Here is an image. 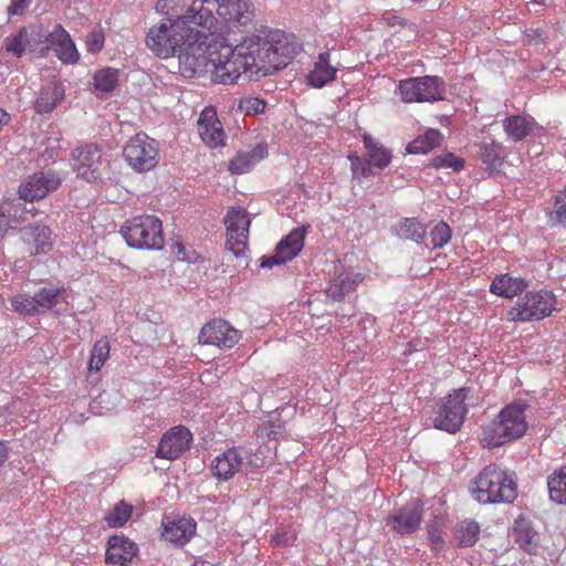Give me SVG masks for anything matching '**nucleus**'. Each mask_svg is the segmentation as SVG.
Listing matches in <instances>:
<instances>
[{"label": "nucleus", "instance_id": "nucleus-1", "mask_svg": "<svg viewBox=\"0 0 566 566\" xmlns=\"http://www.w3.org/2000/svg\"><path fill=\"white\" fill-rule=\"evenodd\" d=\"M189 14L164 18L153 25L146 35L147 48L158 57L177 56L186 76H193L206 65L205 52L211 42L223 38L226 25L213 13L197 9Z\"/></svg>", "mask_w": 566, "mask_h": 566}, {"label": "nucleus", "instance_id": "nucleus-2", "mask_svg": "<svg viewBox=\"0 0 566 566\" xmlns=\"http://www.w3.org/2000/svg\"><path fill=\"white\" fill-rule=\"evenodd\" d=\"M226 25V32L228 30V23L230 21L220 20ZM226 34L219 39L220 51L211 56L210 62L213 65L212 78L217 83L221 84H233L240 77L241 74H248L250 78H260L256 72L258 64L252 52V44L248 38L231 46L230 44H223ZM217 44V42H214Z\"/></svg>", "mask_w": 566, "mask_h": 566}, {"label": "nucleus", "instance_id": "nucleus-3", "mask_svg": "<svg viewBox=\"0 0 566 566\" xmlns=\"http://www.w3.org/2000/svg\"><path fill=\"white\" fill-rule=\"evenodd\" d=\"M253 48L259 76L265 77L285 67L297 53L298 44L293 35L282 30H271L263 38L248 35Z\"/></svg>", "mask_w": 566, "mask_h": 566}, {"label": "nucleus", "instance_id": "nucleus-4", "mask_svg": "<svg viewBox=\"0 0 566 566\" xmlns=\"http://www.w3.org/2000/svg\"><path fill=\"white\" fill-rule=\"evenodd\" d=\"M470 492L481 504L511 503L517 495L514 473L490 463L471 482Z\"/></svg>", "mask_w": 566, "mask_h": 566}, {"label": "nucleus", "instance_id": "nucleus-5", "mask_svg": "<svg viewBox=\"0 0 566 566\" xmlns=\"http://www.w3.org/2000/svg\"><path fill=\"white\" fill-rule=\"evenodd\" d=\"M201 4L205 11H212L213 7L218 17L224 21H235L240 25H245L251 21L252 10L248 0H158L157 11L171 15L189 14L195 4ZM200 6L197 7L199 9Z\"/></svg>", "mask_w": 566, "mask_h": 566}, {"label": "nucleus", "instance_id": "nucleus-6", "mask_svg": "<svg viewBox=\"0 0 566 566\" xmlns=\"http://www.w3.org/2000/svg\"><path fill=\"white\" fill-rule=\"evenodd\" d=\"M527 407L522 400L506 405L499 412L496 421L483 429L482 443L489 448H496L522 438L528 429L525 415Z\"/></svg>", "mask_w": 566, "mask_h": 566}, {"label": "nucleus", "instance_id": "nucleus-7", "mask_svg": "<svg viewBox=\"0 0 566 566\" xmlns=\"http://www.w3.org/2000/svg\"><path fill=\"white\" fill-rule=\"evenodd\" d=\"M127 244L135 249L161 250L165 245L161 220L153 214L135 216L120 229Z\"/></svg>", "mask_w": 566, "mask_h": 566}, {"label": "nucleus", "instance_id": "nucleus-8", "mask_svg": "<svg viewBox=\"0 0 566 566\" xmlns=\"http://www.w3.org/2000/svg\"><path fill=\"white\" fill-rule=\"evenodd\" d=\"M556 303V296L549 291H531L518 297L507 311L506 318L510 322L539 321L552 315Z\"/></svg>", "mask_w": 566, "mask_h": 566}, {"label": "nucleus", "instance_id": "nucleus-9", "mask_svg": "<svg viewBox=\"0 0 566 566\" xmlns=\"http://www.w3.org/2000/svg\"><path fill=\"white\" fill-rule=\"evenodd\" d=\"M123 157L133 170L150 171L159 161L158 142L145 133H138L124 146Z\"/></svg>", "mask_w": 566, "mask_h": 566}, {"label": "nucleus", "instance_id": "nucleus-10", "mask_svg": "<svg viewBox=\"0 0 566 566\" xmlns=\"http://www.w3.org/2000/svg\"><path fill=\"white\" fill-rule=\"evenodd\" d=\"M398 87L405 103L436 102L443 98L444 81L430 75L409 77L401 80Z\"/></svg>", "mask_w": 566, "mask_h": 566}, {"label": "nucleus", "instance_id": "nucleus-11", "mask_svg": "<svg viewBox=\"0 0 566 566\" xmlns=\"http://www.w3.org/2000/svg\"><path fill=\"white\" fill-rule=\"evenodd\" d=\"M226 226V249L237 258L243 256L249 245L251 219L242 207H230L223 219Z\"/></svg>", "mask_w": 566, "mask_h": 566}, {"label": "nucleus", "instance_id": "nucleus-12", "mask_svg": "<svg viewBox=\"0 0 566 566\" xmlns=\"http://www.w3.org/2000/svg\"><path fill=\"white\" fill-rule=\"evenodd\" d=\"M469 389L460 388L444 397L433 420L434 427L450 433L457 432L468 412L465 399Z\"/></svg>", "mask_w": 566, "mask_h": 566}, {"label": "nucleus", "instance_id": "nucleus-13", "mask_svg": "<svg viewBox=\"0 0 566 566\" xmlns=\"http://www.w3.org/2000/svg\"><path fill=\"white\" fill-rule=\"evenodd\" d=\"M72 161L73 169L87 182H97L102 179V154L95 144L76 147L72 151Z\"/></svg>", "mask_w": 566, "mask_h": 566}, {"label": "nucleus", "instance_id": "nucleus-14", "mask_svg": "<svg viewBox=\"0 0 566 566\" xmlns=\"http://www.w3.org/2000/svg\"><path fill=\"white\" fill-rule=\"evenodd\" d=\"M39 52L42 56L48 55L49 51L54 54L65 64H74L78 61V53L72 41L69 32L60 24L48 33L41 42Z\"/></svg>", "mask_w": 566, "mask_h": 566}, {"label": "nucleus", "instance_id": "nucleus-15", "mask_svg": "<svg viewBox=\"0 0 566 566\" xmlns=\"http://www.w3.org/2000/svg\"><path fill=\"white\" fill-rule=\"evenodd\" d=\"M423 520V504L416 499L397 509L387 517V526L405 536L415 533Z\"/></svg>", "mask_w": 566, "mask_h": 566}, {"label": "nucleus", "instance_id": "nucleus-16", "mask_svg": "<svg viewBox=\"0 0 566 566\" xmlns=\"http://www.w3.org/2000/svg\"><path fill=\"white\" fill-rule=\"evenodd\" d=\"M241 338V333L224 319H212L200 331L199 342L219 348L230 349Z\"/></svg>", "mask_w": 566, "mask_h": 566}, {"label": "nucleus", "instance_id": "nucleus-17", "mask_svg": "<svg viewBox=\"0 0 566 566\" xmlns=\"http://www.w3.org/2000/svg\"><path fill=\"white\" fill-rule=\"evenodd\" d=\"M192 434L185 426L170 428L161 438L157 457L164 460H177L181 458L190 448Z\"/></svg>", "mask_w": 566, "mask_h": 566}, {"label": "nucleus", "instance_id": "nucleus-18", "mask_svg": "<svg viewBox=\"0 0 566 566\" xmlns=\"http://www.w3.org/2000/svg\"><path fill=\"white\" fill-rule=\"evenodd\" d=\"M19 233L24 244V251L30 255L46 254L53 248V231L45 224H30L21 228Z\"/></svg>", "mask_w": 566, "mask_h": 566}, {"label": "nucleus", "instance_id": "nucleus-19", "mask_svg": "<svg viewBox=\"0 0 566 566\" xmlns=\"http://www.w3.org/2000/svg\"><path fill=\"white\" fill-rule=\"evenodd\" d=\"M197 125L200 138L208 147L218 148L226 145L227 135L214 107L207 106L203 108Z\"/></svg>", "mask_w": 566, "mask_h": 566}, {"label": "nucleus", "instance_id": "nucleus-20", "mask_svg": "<svg viewBox=\"0 0 566 566\" xmlns=\"http://www.w3.org/2000/svg\"><path fill=\"white\" fill-rule=\"evenodd\" d=\"M61 181L52 172L40 171L30 176L19 188L20 197L25 201L44 198L59 188Z\"/></svg>", "mask_w": 566, "mask_h": 566}, {"label": "nucleus", "instance_id": "nucleus-21", "mask_svg": "<svg viewBox=\"0 0 566 566\" xmlns=\"http://www.w3.org/2000/svg\"><path fill=\"white\" fill-rule=\"evenodd\" d=\"M161 536L165 541L177 546H184L196 532V523L190 518H177L163 521Z\"/></svg>", "mask_w": 566, "mask_h": 566}, {"label": "nucleus", "instance_id": "nucleus-22", "mask_svg": "<svg viewBox=\"0 0 566 566\" xmlns=\"http://www.w3.org/2000/svg\"><path fill=\"white\" fill-rule=\"evenodd\" d=\"M137 545L123 535H114L108 539L106 562L115 565H126L137 554Z\"/></svg>", "mask_w": 566, "mask_h": 566}, {"label": "nucleus", "instance_id": "nucleus-23", "mask_svg": "<svg viewBox=\"0 0 566 566\" xmlns=\"http://www.w3.org/2000/svg\"><path fill=\"white\" fill-rule=\"evenodd\" d=\"M503 129L507 138L518 143L533 134L537 127V122L531 115H511L502 120Z\"/></svg>", "mask_w": 566, "mask_h": 566}, {"label": "nucleus", "instance_id": "nucleus-24", "mask_svg": "<svg viewBox=\"0 0 566 566\" xmlns=\"http://www.w3.org/2000/svg\"><path fill=\"white\" fill-rule=\"evenodd\" d=\"M64 98V87L55 80L48 82L40 90L34 102V109L39 114L51 113Z\"/></svg>", "mask_w": 566, "mask_h": 566}, {"label": "nucleus", "instance_id": "nucleus-25", "mask_svg": "<svg viewBox=\"0 0 566 566\" xmlns=\"http://www.w3.org/2000/svg\"><path fill=\"white\" fill-rule=\"evenodd\" d=\"M268 156V147L258 145L249 151L238 153L229 163V170L234 175L248 172L258 163Z\"/></svg>", "mask_w": 566, "mask_h": 566}, {"label": "nucleus", "instance_id": "nucleus-26", "mask_svg": "<svg viewBox=\"0 0 566 566\" xmlns=\"http://www.w3.org/2000/svg\"><path fill=\"white\" fill-rule=\"evenodd\" d=\"M306 228H295L276 245L275 251L281 261L293 260L303 249Z\"/></svg>", "mask_w": 566, "mask_h": 566}, {"label": "nucleus", "instance_id": "nucleus-27", "mask_svg": "<svg viewBox=\"0 0 566 566\" xmlns=\"http://www.w3.org/2000/svg\"><path fill=\"white\" fill-rule=\"evenodd\" d=\"M336 67L329 63V53H319L317 61L314 63L313 70L308 73L306 81L307 84L321 88L327 83L334 81L336 76Z\"/></svg>", "mask_w": 566, "mask_h": 566}, {"label": "nucleus", "instance_id": "nucleus-28", "mask_svg": "<svg viewBox=\"0 0 566 566\" xmlns=\"http://www.w3.org/2000/svg\"><path fill=\"white\" fill-rule=\"evenodd\" d=\"M526 287L527 283L523 279L501 274L492 281L490 292L497 296L512 298L521 294Z\"/></svg>", "mask_w": 566, "mask_h": 566}, {"label": "nucleus", "instance_id": "nucleus-29", "mask_svg": "<svg viewBox=\"0 0 566 566\" xmlns=\"http://www.w3.org/2000/svg\"><path fill=\"white\" fill-rule=\"evenodd\" d=\"M442 143V134L438 129L430 128L419 135L407 145V151L413 155H423L439 147Z\"/></svg>", "mask_w": 566, "mask_h": 566}, {"label": "nucleus", "instance_id": "nucleus-30", "mask_svg": "<svg viewBox=\"0 0 566 566\" xmlns=\"http://www.w3.org/2000/svg\"><path fill=\"white\" fill-rule=\"evenodd\" d=\"M547 488L554 503L566 505V465L548 475Z\"/></svg>", "mask_w": 566, "mask_h": 566}, {"label": "nucleus", "instance_id": "nucleus-31", "mask_svg": "<svg viewBox=\"0 0 566 566\" xmlns=\"http://www.w3.org/2000/svg\"><path fill=\"white\" fill-rule=\"evenodd\" d=\"M364 145L367 150L368 159L373 166L384 169L390 164V151L376 139H374L370 135H364Z\"/></svg>", "mask_w": 566, "mask_h": 566}, {"label": "nucleus", "instance_id": "nucleus-32", "mask_svg": "<svg viewBox=\"0 0 566 566\" xmlns=\"http://www.w3.org/2000/svg\"><path fill=\"white\" fill-rule=\"evenodd\" d=\"M427 228L417 218H405L400 221L397 234L401 239L412 240L418 243L426 238Z\"/></svg>", "mask_w": 566, "mask_h": 566}, {"label": "nucleus", "instance_id": "nucleus-33", "mask_svg": "<svg viewBox=\"0 0 566 566\" xmlns=\"http://www.w3.org/2000/svg\"><path fill=\"white\" fill-rule=\"evenodd\" d=\"M549 227H566V186L553 197V206L547 211Z\"/></svg>", "mask_w": 566, "mask_h": 566}, {"label": "nucleus", "instance_id": "nucleus-34", "mask_svg": "<svg viewBox=\"0 0 566 566\" xmlns=\"http://www.w3.org/2000/svg\"><path fill=\"white\" fill-rule=\"evenodd\" d=\"M504 147L501 143L492 140L481 146V159L486 168L496 170L504 161Z\"/></svg>", "mask_w": 566, "mask_h": 566}, {"label": "nucleus", "instance_id": "nucleus-35", "mask_svg": "<svg viewBox=\"0 0 566 566\" xmlns=\"http://www.w3.org/2000/svg\"><path fill=\"white\" fill-rule=\"evenodd\" d=\"M479 535V524L475 521H464L457 526L454 539L459 547H472L478 542Z\"/></svg>", "mask_w": 566, "mask_h": 566}, {"label": "nucleus", "instance_id": "nucleus-36", "mask_svg": "<svg viewBox=\"0 0 566 566\" xmlns=\"http://www.w3.org/2000/svg\"><path fill=\"white\" fill-rule=\"evenodd\" d=\"M111 345L106 337L97 339L91 350L87 368L90 371H99L109 358Z\"/></svg>", "mask_w": 566, "mask_h": 566}, {"label": "nucleus", "instance_id": "nucleus-37", "mask_svg": "<svg viewBox=\"0 0 566 566\" xmlns=\"http://www.w3.org/2000/svg\"><path fill=\"white\" fill-rule=\"evenodd\" d=\"M94 86L103 93L113 92L118 84V71L111 67L98 70L94 74Z\"/></svg>", "mask_w": 566, "mask_h": 566}, {"label": "nucleus", "instance_id": "nucleus-38", "mask_svg": "<svg viewBox=\"0 0 566 566\" xmlns=\"http://www.w3.org/2000/svg\"><path fill=\"white\" fill-rule=\"evenodd\" d=\"M133 514V505L125 501H119L104 517L109 527H122Z\"/></svg>", "mask_w": 566, "mask_h": 566}, {"label": "nucleus", "instance_id": "nucleus-39", "mask_svg": "<svg viewBox=\"0 0 566 566\" xmlns=\"http://www.w3.org/2000/svg\"><path fill=\"white\" fill-rule=\"evenodd\" d=\"M361 281L363 275L360 273H355L353 275L347 274L335 283L331 284L328 287V293L334 298H342L346 294L350 293Z\"/></svg>", "mask_w": 566, "mask_h": 566}, {"label": "nucleus", "instance_id": "nucleus-40", "mask_svg": "<svg viewBox=\"0 0 566 566\" xmlns=\"http://www.w3.org/2000/svg\"><path fill=\"white\" fill-rule=\"evenodd\" d=\"M514 534L516 537V543L520 545L521 548L528 553L535 549V533L530 526L528 522H526L525 520H517L514 525Z\"/></svg>", "mask_w": 566, "mask_h": 566}, {"label": "nucleus", "instance_id": "nucleus-41", "mask_svg": "<svg viewBox=\"0 0 566 566\" xmlns=\"http://www.w3.org/2000/svg\"><path fill=\"white\" fill-rule=\"evenodd\" d=\"M64 292L62 286H44L34 294L38 307L50 310L59 304L61 294Z\"/></svg>", "mask_w": 566, "mask_h": 566}, {"label": "nucleus", "instance_id": "nucleus-42", "mask_svg": "<svg viewBox=\"0 0 566 566\" xmlns=\"http://www.w3.org/2000/svg\"><path fill=\"white\" fill-rule=\"evenodd\" d=\"M29 44L28 29L21 28L15 35L6 39V51L12 53L17 57H21Z\"/></svg>", "mask_w": 566, "mask_h": 566}, {"label": "nucleus", "instance_id": "nucleus-43", "mask_svg": "<svg viewBox=\"0 0 566 566\" xmlns=\"http://www.w3.org/2000/svg\"><path fill=\"white\" fill-rule=\"evenodd\" d=\"M465 160L455 156L453 153H446L439 156H436L431 159L430 166L440 169V168H451L454 171H460L464 168Z\"/></svg>", "mask_w": 566, "mask_h": 566}, {"label": "nucleus", "instance_id": "nucleus-44", "mask_svg": "<svg viewBox=\"0 0 566 566\" xmlns=\"http://www.w3.org/2000/svg\"><path fill=\"white\" fill-rule=\"evenodd\" d=\"M11 305L14 311L22 315H34L38 313L35 296L31 297L27 294H18L11 298Z\"/></svg>", "mask_w": 566, "mask_h": 566}, {"label": "nucleus", "instance_id": "nucleus-45", "mask_svg": "<svg viewBox=\"0 0 566 566\" xmlns=\"http://www.w3.org/2000/svg\"><path fill=\"white\" fill-rule=\"evenodd\" d=\"M452 237V230L448 223L441 221L430 231L431 243L434 249L443 248L449 243Z\"/></svg>", "mask_w": 566, "mask_h": 566}, {"label": "nucleus", "instance_id": "nucleus-46", "mask_svg": "<svg viewBox=\"0 0 566 566\" xmlns=\"http://www.w3.org/2000/svg\"><path fill=\"white\" fill-rule=\"evenodd\" d=\"M348 160L350 161V168L354 178H366L373 175L370 160H365L357 154H349Z\"/></svg>", "mask_w": 566, "mask_h": 566}, {"label": "nucleus", "instance_id": "nucleus-47", "mask_svg": "<svg viewBox=\"0 0 566 566\" xmlns=\"http://www.w3.org/2000/svg\"><path fill=\"white\" fill-rule=\"evenodd\" d=\"M242 462H212L211 472L219 480H229L235 472L240 471Z\"/></svg>", "mask_w": 566, "mask_h": 566}, {"label": "nucleus", "instance_id": "nucleus-48", "mask_svg": "<svg viewBox=\"0 0 566 566\" xmlns=\"http://www.w3.org/2000/svg\"><path fill=\"white\" fill-rule=\"evenodd\" d=\"M105 35L101 29L91 31L85 41L87 51L91 53H98L103 49Z\"/></svg>", "mask_w": 566, "mask_h": 566}, {"label": "nucleus", "instance_id": "nucleus-49", "mask_svg": "<svg viewBox=\"0 0 566 566\" xmlns=\"http://www.w3.org/2000/svg\"><path fill=\"white\" fill-rule=\"evenodd\" d=\"M295 538L296 533L293 528L283 527L272 535V543L276 546H286L292 544L295 541Z\"/></svg>", "mask_w": 566, "mask_h": 566}, {"label": "nucleus", "instance_id": "nucleus-50", "mask_svg": "<svg viewBox=\"0 0 566 566\" xmlns=\"http://www.w3.org/2000/svg\"><path fill=\"white\" fill-rule=\"evenodd\" d=\"M547 39V34L542 29H527L523 33V43L526 45H539Z\"/></svg>", "mask_w": 566, "mask_h": 566}, {"label": "nucleus", "instance_id": "nucleus-51", "mask_svg": "<svg viewBox=\"0 0 566 566\" xmlns=\"http://www.w3.org/2000/svg\"><path fill=\"white\" fill-rule=\"evenodd\" d=\"M240 108L247 114H261L265 109V102L258 97H248L240 102Z\"/></svg>", "mask_w": 566, "mask_h": 566}, {"label": "nucleus", "instance_id": "nucleus-52", "mask_svg": "<svg viewBox=\"0 0 566 566\" xmlns=\"http://www.w3.org/2000/svg\"><path fill=\"white\" fill-rule=\"evenodd\" d=\"M428 537L431 544V548L434 552H441L444 547V541L441 536V532L438 527L431 525L428 530Z\"/></svg>", "mask_w": 566, "mask_h": 566}, {"label": "nucleus", "instance_id": "nucleus-53", "mask_svg": "<svg viewBox=\"0 0 566 566\" xmlns=\"http://www.w3.org/2000/svg\"><path fill=\"white\" fill-rule=\"evenodd\" d=\"M33 0H11L7 11L9 15H22Z\"/></svg>", "mask_w": 566, "mask_h": 566}, {"label": "nucleus", "instance_id": "nucleus-54", "mask_svg": "<svg viewBox=\"0 0 566 566\" xmlns=\"http://www.w3.org/2000/svg\"><path fill=\"white\" fill-rule=\"evenodd\" d=\"M8 213L9 210H7L6 206L2 205L0 207V234H4L11 227V220Z\"/></svg>", "mask_w": 566, "mask_h": 566}, {"label": "nucleus", "instance_id": "nucleus-55", "mask_svg": "<svg viewBox=\"0 0 566 566\" xmlns=\"http://www.w3.org/2000/svg\"><path fill=\"white\" fill-rule=\"evenodd\" d=\"M214 460H242L239 451L235 448H230L217 455Z\"/></svg>", "mask_w": 566, "mask_h": 566}, {"label": "nucleus", "instance_id": "nucleus-56", "mask_svg": "<svg viewBox=\"0 0 566 566\" xmlns=\"http://www.w3.org/2000/svg\"><path fill=\"white\" fill-rule=\"evenodd\" d=\"M177 258L181 261L195 262L198 255L196 254V252H191V255L187 254L185 247H182L181 244H177Z\"/></svg>", "mask_w": 566, "mask_h": 566}, {"label": "nucleus", "instance_id": "nucleus-57", "mask_svg": "<svg viewBox=\"0 0 566 566\" xmlns=\"http://www.w3.org/2000/svg\"><path fill=\"white\" fill-rule=\"evenodd\" d=\"M284 263H286V262L281 261V259L277 258V252L275 251V253L272 256L264 258L262 260L261 268H272L273 265L284 264Z\"/></svg>", "mask_w": 566, "mask_h": 566}, {"label": "nucleus", "instance_id": "nucleus-58", "mask_svg": "<svg viewBox=\"0 0 566 566\" xmlns=\"http://www.w3.org/2000/svg\"><path fill=\"white\" fill-rule=\"evenodd\" d=\"M6 458H8V450L4 443L0 441V460H3Z\"/></svg>", "mask_w": 566, "mask_h": 566}, {"label": "nucleus", "instance_id": "nucleus-59", "mask_svg": "<svg viewBox=\"0 0 566 566\" xmlns=\"http://www.w3.org/2000/svg\"><path fill=\"white\" fill-rule=\"evenodd\" d=\"M193 566H210L208 563L206 562H201V563H195Z\"/></svg>", "mask_w": 566, "mask_h": 566}]
</instances>
